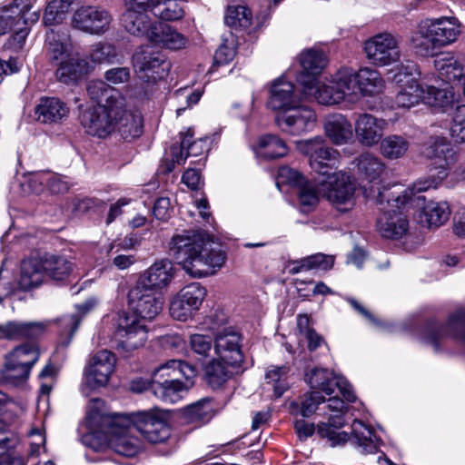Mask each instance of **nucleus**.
Wrapping results in <instances>:
<instances>
[{"instance_id":"nucleus-43","label":"nucleus","mask_w":465,"mask_h":465,"mask_svg":"<svg viewBox=\"0 0 465 465\" xmlns=\"http://www.w3.org/2000/svg\"><path fill=\"white\" fill-rule=\"evenodd\" d=\"M359 94L361 95H373L382 91L384 80L381 74L368 67L357 72Z\"/></svg>"},{"instance_id":"nucleus-49","label":"nucleus","mask_w":465,"mask_h":465,"mask_svg":"<svg viewBox=\"0 0 465 465\" xmlns=\"http://www.w3.org/2000/svg\"><path fill=\"white\" fill-rule=\"evenodd\" d=\"M47 52L52 63L60 64L69 57L70 44L65 35H60L53 29L46 34Z\"/></svg>"},{"instance_id":"nucleus-51","label":"nucleus","mask_w":465,"mask_h":465,"mask_svg":"<svg viewBox=\"0 0 465 465\" xmlns=\"http://www.w3.org/2000/svg\"><path fill=\"white\" fill-rule=\"evenodd\" d=\"M288 148L283 140L273 134L260 137L257 153L267 159H275L287 154Z\"/></svg>"},{"instance_id":"nucleus-27","label":"nucleus","mask_w":465,"mask_h":465,"mask_svg":"<svg viewBox=\"0 0 465 465\" xmlns=\"http://www.w3.org/2000/svg\"><path fill=\"white\" fill-rule=\"evenodd\" d=\"M345 424V418L341 415H329L327 421L318 423L316 433L330 447H341L350 440L349 433L341 430Z\"/></svg>"},{"instance_id":"nucleus-31","label":"nucleus","mask_w":465,"mask_h":465,"mask_svg":"<svg viewBox=\"0 0 465 465\" xmlns=\"http://www.w3.org/2000/svg\"><path fill=\"white\" fill-rule=\"evenodd\" d=\"M434 67L444 83L460 80L464 74V65L452 54L443 53L434 59Z\"/></svg>"},{"instance_id":"nucleus-46","label":"nucleus","mask_w":465,"mask_h":465,"mask_svg":"<svg viewBox=\"0 0 465 465\" xmlns=\"http://www.w3.org/2000/svg\"><path fill=\"white\" fill-rule=\"evenodd\" d=\"M334 262L333 255L319 252L294 262L290 272L295 274L302 271H329L333 267Z\"/></svg>"},{"instance_id":"nucleus-1","label":"nucleus","mask_w":465,"mask_h":465,"mask_svg":"<svg viewBox=\"0 0 465 465\" xmlns=\"http://www.w3.org/2000/svg\"><path fill=\"white\" fill-rule=\"evenodd\" d=\"M302 150L309 155L311 168L323 177L319 179V183L328 201L340 212L351 210L354 205L355 184L350 176L334 172L339 152L326 146L324 139L320 136L305 141Z\"/></svg>"},{"instance_id":"nucleus-60","label":"nucleus","mask_w":465,"mask_h":465,"mask_svg":"<svg viewBox=\"0 0 465 465\" xmlns=\"http://www.w3.org/2000/svg\"><path fill=\"white\" fill-rule=\"evenodd\" d=\"M190 346L194 353L207 357L213 348V339L209 335L195 333L190 336Z\"/></svg>"},{"instance_id":"nucleus-63","label":"nucleus","mask_w":465,"mask_h":465,"mask_svg":"<svg viewBox=\"0 0 465 465\" xmlns=\"http://www.w3.org/2000/svg\"><path fill=\"white\" fill-rule=\"evenodd\" d=\"M104 79L113 84L127 83L130 79V69L128 67H114L104 73Z\"/></svg>"},{"instance_id":"nucleus-20","label":"nucleus","mask_w":465,"mask_h":465,"mask_svg":"<svg viewBox=\"0 0 465 465\" xmlns=\"http://www.w3.org/2000/svg\"><path fill=\"white\" fill-rule=\"evenodd\" d=\"M394 80L398 84L404 83L397 92L393 103L398 108L409 109L424 101V89L412 76L411 72L395 74Z\"/></svg>"},{"instance_id":"nucleus-37","label":"nucleus","mask_w":465,"mask_h":465,"mask_svg":"<svg viewBox=\"0 0 465 465\" xmlns=\"http://www.w3.org/2000/svg\"><path fill=\"white\" fill-rule=\"evenodd\" d=\"M109 446L116 453L126 457H133L141 450L140 440L126 429L114 432L109 439Z\"/></svg>"},{"instance_id":"nucleus-56","label":"nucleus","mask_w":465,"mask_h":465,"mask_svg":"<svg viewBox=\"0 0 465 465\" xmlns=\"http://www.w3.org/2000/svg\"><path fill=\"white\" fill-rule=\"evenodd\" d=\"M289 370L288 366L282 365L272 367L266 372L265 378L268 383L272 385L274 395L278 398L281 397L289 387L286 381Z\"/></svg>"},{"instance_id":"nucleus-11","label":"nucleus","mask_w":465,"mask_h":465,"mask_svg":"<svg viewBox=\"0 0 465 465\" xmlns=\"http://www.w3.org/2000/svg\"><path fill=\"white\" fill-rule=\"evenodd\" d=\"M368 61L376 66H387L401 58L400 40L390 33L377 34L364 42Z\"/></svg>"},{"instance_id":"nucleus-38","label":"nucleus","mask_w":465,"mask_h":465,"mask_svg":"<svg viewBox=\"0 0 465 465\" xmlns=\"http://www.w3.org/2000/svg\"><path fill=\"white\" fill-rule=\"evenodd\" d=\"M341 94L342 99L351 102L359 98L358 75L357 72L351 68H341L333 76L332 79Z\"/></svg>"},{"instance_id":"nucleus-24","label":"nucleus","mask_w":465,"mask_h":465,"mask_svg":"<svg viewBox=\"0 0 465 465\" xmlns=\"http://www.w3.org/2000/svg\"><path fill=\"white\" fill-rule=\"evenodd\" d=\"M300 100V94L296 92L294 84L283 78H279L271 87L268 105L272 110L283 112L299 104Z\"/></svg>"},{"instance_id":"nucleus-33","label":"nucleus","mask_w":465,"mask_h":465,"mask_svg":"<svg viewBox=\"0 0 465 465\" xmlns=\"http://www.w3.org/2000/svg\"><path fill=\"white\" fill-rule=\"evenodd\" d=\"M450 216L447 202L430 201L425 204L419 214L420 223L429 228H437L444 224Z\"/></svg>"},{"instance_id":"nucleus-48","label":"nucleus","mask_w":465,"mask_h":465,"mask_svg":"<svg viewBox=\"0 0 465 465\" xmlns=\"http://www.w3.org/2000/svg\"><path fill=\"white\" fill-rule=\"evenodd\" d=\"M49 325V322H18L13 321L14 340L35 341L42 337Z\"/></svg>"},{"instance_id":"nucleus-47","label":"nucleus","mask_w":465,"mask_h":465,"mask_svg":"<svg viewBox=\"0 0 465 465\" xmlns=\"http://www.w3.org/2000/svg\"><path fill=\"white\" fill-rule=\"evenodd\" d=\"M410 147V142L402 135L389 134L380 143L381 154L389 160H396L403 157Z\"/></svg>"},{"instance_id":"nucleus-10","label":"nucleus","mask_w":465,"mask_h":465,"mask_svg":"<svg viewBox=\"0 0 465 465\" xmlns=\"http://www.w3.org/2000/svg\"><path fill=\"white\" fill-rule=\"evenodd\" d=\"M116 358L108 350H101L91 355L84 370L82 391L88 395L92 391L105 387L114 371Z\"/></svg>"},{"instance_id":"nucleus-14","label":"nucleus","mask_w":465,"mask_h":465,"mask_svg":"<svg viewBox=\"0 0 465 465\" xmlns=\"http://www.w3.org/2000/svg\"><path fill=\"white\" fill-rule=\"evenodd\" d=\"M112 22L111 14L98 6H82L72 16V27L89 35H101L107 32Z\"/></svg>"},{"instance_id":"nucleus-5","label":"nucleus","mask_w":465,"mask_h":465,"mask_svg":"<svg viewBox=\"0 0 465 465\" xmlns=\"http://www.w3.org/2000/svg\"><path fill=\"white\" fill-rule=\"evenodd\" d=\"M416 192L413 186L396 195L387 191H379L375 201L381 214L377 219L376 226L382 237L398 239L407 232L409 222L401 208L411 200Z\"/></svg>"},{"instance_id":"nucleus-41","label":"nucleus","mask_w":465,"mask_h":465,"mask_svg":"<svg viewBox=\"0 0 465 465\" xmlns=\"http://www.w3.org/2000/svg\"><path fill=\"white\" fill-rule=\"evenodd\" d=\"M45 274L54 281L65 280L74 270V263L64 255H46L43 260Z\"/></svg>"},{"instance_id":"nucleus-61","label":"nucleus","mask_w":465,"mask_h":465,"mask_svg":"<svg viewBox=\"0 0 465 465\" xmlns=\"http://www.w3.org/2000/svg\"><path fill=\"white\" fill-rule=\"evenodd\" d=\"M195 312L193 308L186 303L176 295L170 304V313L173 318L178 321H186Z\"/></svg>"},{"instance_id":"nucleus-40","label":"nucleus","mask_w":465,"mask_h":465,"mask_svg":"<svg viewBox=\"0 0 465 465\" xmlns=\"http://www.w3.org/2000/svg\"><path fill=\"white\" fill-rule=\"evenodd\" d=\"M116 129L125 140L139 137L143 134L141 113L138 111L127 112L124 107L120 114L119 120H117Z\"/></svg>"},{"instance_id":"nucleus-58","label":"nucleus","mask_w":465,"mask_h":465,"mask_svg":"<svg viewBox=\"0 0 465 465\" xmlns=\"http://www.w3.org/2000/svg\"><path fill=\"white\" fill-rule=\"evenodd\" d=\"M450 131L455 143H465V104L455 107Z\"/></svg>"},{"instance_id":"nucleus-2","label":"nucleus","mask_w":465,"mask_h":465,"mask_svg":"<svg viewBox=\"0 0 465 465\" xmlns=\"http://www.w3.org/2000/svg\"><path fill=\"white\" fill-rule=\"evenodd\" d=\"M128 304L134 314L125 312L118 314L115 336L124 348L134 350L143 346L147 340L146 327L137 317L154 319L163 310V298L161 292L136 283L128 292Z\"/></svg>"},{"instance_id":"nucleus-26","label":"nucleus","mask_w":465,"mask_h":465,"mask_svg":"<svg viewBox=\"0 0 465 465\" xmlns=\"http://www.w3.org/2000/svg\"><path fill=\"white\" fill-rule=\"evenodd\" d=\"M173 278V264L168 260H160L152 264L139 278L137 284L160 292Z\"/></svg>"},{"instance_id":"nucleus-13","label":"nucleus","mask_w":465,"mask_h":465,"mask_svg":"<svg viewBox=\"0 0 465 465\" xmlns=\"http://www.w3.org/2000/svg\"><path fill=\"white\" fill-rule=\"evenodd\" d=\"M168 415L159 409L134 414V426L150 443L164 442L171 435Z\"/></svg>"},{"instance_id":"nucleus-12","label":"nucleus","mask_w":465,"mask_h":465,"mask_svg":"<svg viewBox=\"0 0 465 465\" xmlns=\"http://www.w3.org/2000/svg\"><path fill=\"white\" fill-rule=\"evenodd\" d=\"M152 2L149 0H128L126 10L122 15L121 22L124 29L135 36L151 38L153 28L158 22H153L149 11H152Z\"/></svg>"},{"instance_id":"nucleus-8","label":"nucleus","mask_w":465,"mask_h":465,"mask_svg":"<svg viewBox=\"0 0 465 465\" xmlns=\"http://www.w3.org/2000/svg\"><path fill=\"white\" fill-rule=\"evenodd\" d=\"M39 347L35 342L16 346L5 357V376L6 382L19 384L25 381L32 367L39 360Z\"/></svg>"},{"instance_id":"nucleus-62","label":"nucleus","mask_w":465,"mask_h":465,"mask_svg":"<svg viewBox=\"0 0 465 465\" xmlns=\"http://www.w3.org/2000/svg\"><path fill=\"white\" fill-rule=\"evenodd\" d=\"M325 401V398L319 391H312L304 396L301 402V414L310 417L318 408V405Z\"/></svg>"},{"instance_id":"nucleus-55","label":"nucleus","mask_w":465,"mask_h":465,"mask_svg":"<svg viewBox=\"0 0 465 465\" xmlns=\"http://www.w3.org/2000/svg\"><path fill=\"white\" fill-rule=\"evenodd\" d=\"M177 295L186 305L197 311L206 296V290L199 282H193L183 287Z\"/></svg>"},{"instance_id":"nucleus-7","label":"nucleus","mask_w":465,"mask_h":465,"mask_svg":"<svg viewBox=\"0 0 465 465\" xmlns=\"http://www.w3.org/2000/svg\"><path fill=\"white\" fill-rule=\"evenodd\" d=\"M31 8L28 0H14L0 8V35L13 30L12 39L16 48L23 46L29 33V25L39 20V12H31Z\"/></svg>"},{"instance_id":"nucleus-50","label":"nucleus","mask_w":465,"mask_h":465,"mask_svg":"<svg viewBox=\"0 0 465 465\" xmlns=\"http://www.w3.org/2000/svg\"><path fill=\"white\" fill-rule=\"evenodd\" d=\"M323 192L319 180L307 181L298 188V200L302 213H310L315 209L320 202V193Z\"/></svg>"},{"instance_id":"nucleus-52","label":"nucleus","mask_w":465,"mask_h":465,"mask_svg":"<svg viewBox=\"0 0 465 465\" xmlns=\"http://www.w3.org/2000/svg\"><path fill=\"white\" fill-rule=\"evenodd\" d=\"M185 415L193 422L209 421L214 415L212 399L204 398L189 405L185 410Z\"/></svg>"},{"instance_id":"nucleus-53","label":"nucleus","mask_w":465,"mask_h":465,"mask_svg":"<svg viewBox=\"0 0 465 465\" xmlns=\"http://www.w3.org/2000/svg\"><path fill=\"white\" fill-rule=\"evenodd\" d=\"M224 21L233 28H248L252 24V13L244 5H229Z\"/></svg>"},{"instance_id":"nucleus-39","label":"nucleus","mask_w":465,"mask_h":465,"mask_svg":"<svg viewBox=\"0 0 465 465\" xmlns=\"http://www.w3.org/2000/svg\"><path fill=\"white\" fill-rule=\"evenodd\" d=\"M221 360H213L204 367V381L213 390L221 389L233 375L231 368Z\"/></svg>"},{"instance_id":"nucleus-64","label":"nucleus","mask_w":465,"mask_h":465,"mask_svg":"<svg viewBox=\"0 0 465 465\" xmlns=\"http://www.w3.org/2000/svg\"><path fill=\"white\" fill-rule=\"evenodd\" d=\"M235 55V49L233 45H228L223 43L214 54V62L217 64H227L233 59Z\"/></svg>"},{"instance_id":"nucleus-34","label":"nucleus","mask_w":465,"mask_h":465,"mask_svg":"<svg viewBox=\"0 0 465 465\" xmlns=\"http://www.w3.org/2000/svg\"><path fill=\"white\" fill-rule=\"evenodd\" d=\"M45 271L43 260L25 259L21 263L19 286L24 291L39 286L44 279Z\"/></svg>"},{"instance_id":"nucleus-28","label":"nucleus","mask_w":465,"mask_h":465,"mask_svg":"<svg viewBox=\"0 0 465 465\" xmlns=\"http://www.w3.org/2000/svg\"><path fill=\"white\" fill-rule=\"evenodd\" d=\"M326 136L337 145L347 143L352 138V125L341 114L328 115L324 120Z\"/></svg>"},{"instance_id":"nucleus-9","label":"nucleus","mask_w":465,"mask_h":465,"mask_svg":"<svg viewBox=\"0 0 465 465\" xmlns=\"http://www.w3.org/2000/svg\"><path fill=\"white\" fill-rule=\"evenodd\" d=\"M133 64L139 79L149 84L166 77L171 68L165 56L150 45L140 46L135 51Z\"/></svg>"},{"instance_id":"nucleus-54","label":"nucleus","mask_w":465,"mask_h":465,"mask_svg":"<svg viewBox=\"0 0 465 465\" xmlns=\"http://www.w3.org/2000/svg\"><path fill=\"white\" fill-rule=\"evenodd\" d=\"M182 141L181 146L178 148V152L183 153L184 161L190 156H199L203 154L209 150L207 139H199L197 141L191 142L193 133L189 129L186 133L181 134Z\"/></svg>"},{"instance_id":"nucleus-35","label":"nucleus","mask_w":465,"mask_h":465,"mask_svg":"<svg viewBox=\"0 0 465 465\" xmlns=\"http://www.w3.org/2000/svg\"><path fill=\"white\" fill-rule=\"evenodd\" d=\"M359 173L369 182H376L384 173L386 165L382 160L374 153L366 152L353 160Z\"/></svg>"},{"instance_id":"nucleus-17","label":"nucleus","mask_w":465,"mask_h":465,"mask_svg":"<svg viewBox=\"0 0 465 465\" xmlns=\"http://www.w3.org/2000/svg\"><path fill=\"white\" fill-rule=\"evenodd\" d=\"M461 33V24L454 16H441L430 21L426 36L437 48L445 47L457 41Z\"/></svg>"},{"instance_id":"nucleus-18","label":"nucleus","mask_w":465,"mask_h":465,"mask_svg":"<svg viewBox=\"0 0 465 465\" xmlns=\"http://www.w3.org/2000/svg\"><path fill=\"white\" fill-rule=\"evenodd\" d=\"M214 351L218 360L229 366H239L243 361L241 334L232 328L223 330L215 337Z\"/></svg>"},{"instance_id":"nucleus-36","label":"nucleus","mask_w":465,"mask_h":465,"mask_svg":"<svg viewBox=\"0 0 465 465\" xmlns=\"http://www.w3.org/2000/svg\"><path fill=\"white\" fill-rule=\"evenodd\" d=\"M299 61L302 68V71L297 76L299 83L300 78L303 75L306 80H309V76L317 78L327 63L324 54L316 49H307L301 53Z\"/></svg>"},{"instance_id":"nucleus-21","label":"nucleus","mask_w":465,"mask_h":465,"mask_svg":"<svg viewBox=\"0 0 465 465\" xmlns=\"http://www.w3.org/2000/svg\"><path fill=\"white\" fill-rule=\"evenodd\" d=\"M300 84L305 96H313L321 104L331 105L343 101L333 80L330 84H321L318 78L309 76V80H306L303 75L300 78Z\"/></svg>"},{"instance_id":"nucleus-25","label":"nucleus","mask_w":465,"mask_h":465,"mask_svg":"<svg viewBox=\"0 0 465 465\" xmlns=\"http://www.w3.org/2000/svg\"><path fill=\"white\" fill-rule=\"evenodd\" d=\"M196 375L193 365L180 360H170L158 368L152 375V385L158 384L160 381H175L184 378L185 380H193Z\"/></svg>"},{"instance_id":"nucleus-42","label":"nucleus","mask_w":465,"mask_h":465,"mask_svg":"<svg viewBox=\"0 0 465 465\" xmlns=\"http://www.w3.org/2000/svg\"><path fill=\"white\" fill-rule=\"evenodd\" d=\"M154 15L164 21H176L184 16L183 0H149Z\"/></svg>"},{"instance_id":"nucleus-30","label":"nucleus","mask_w":465,"mask_h":465,"mask_svg":"<svg viewBox=\"0 0 465 465\" xmlns=\"http://www.w3.org/2000/svg\"><path fill=\"white\" fill-rule=\"evenodd\" d=\"M193 384V380H185L184 381L182 379L175 381H160L158 384L152 385V391L154 396L163 402L175 403L183 398Z\"/></svg>"},{"instance_id":"nucleus-6","label":"nucleus","mask_w":465,"mask_h":465,"mask_svg":"<svg viewBox=\"0 0 465 465\" xmlns=\"http://www.w3.org/2000/svg\"><path fill=\"white\" fill-rule=\"evenodd\" d=\"M422 153L433 161L434 167L430 169L428 178L420 179L413 187L417 192H423L430 188H437L448 176V171L458 160L457 153L452 149L448 140L440 136H432L425 144Z\"/></svg>"},{"instance_id":"nucleus-23","label":"nucleus","mask_w":465,"mask_h":465,"mask_svg":"<svg viewBox=\"0 0 465 465\" xmlns=\"http://www.w3.org/2000/svg\"><path fill=\"white\" fill-rule=\"evenodd\" d=\"M94 67L84 58L71 55L61 61L55 71L57 80L65 84H74L93 71Z\"/></svg>"},{"instance_id":"nucleus-16","label":"nucleus","mask_w":465,"mask_h":465,"mask_svg":"<svg viewBox=\"0 0 465 465\" xmlns=\"http://www.w3.org/2000/svg\"><path fill=\"white\" fill-rule=\"evenodd\" d=\"M447 337H453L465 345V309L457 310L449 316L445 325H431L424 334V341L439 349V343Z\"/></svg>"},{"instance_id":"nucleus-4","label":"nucleus","mask_w":465,"mask_h":465,"mask_svg":"<svg viewBox=\"0 0 465 465\" xmlns=\"http://www.w3.org/2000/svg\"><path fill=\"white\" fill-rule=\"evenodd\" d=\"M86 92L97 106L83 112L81 124L89 134L104 138L116 129L117 120L126 105L125 97L103 80L89 81Z\"/></svg>"},{"instance_id":"nucleus-32","label":"nucleus","mask_w":465,"mask_h":465,"mask_svg":"<svg viewBox=\"0 0 465 465\" xmlns=\"http://www.w3.org/2000/svg\"><path fill=\"white\" fill-rule=\"evenodd\" d=\"M351 435L354 444L361 449V452L375 453L378 451L381 440L371 426L354 420L351 424Z\"/></svg>"},{"instance_id":"nucleus-57","label":"nucleus","mask_w":465,"mask_h":465,"mask_svg":"<svg viewBox=\"0 0 465 465\" xmlns=\"http://www.w3.org/2000/svg\"><path fill=\"white\" fill-rule=\"evenodd\" d=\"M115 57L116 51L114 46L103 42L91 45L87 54V58L94 64L112 63Z\"/></svg>"},{"instance_id":"nucleus-59","label":"nucleus","mask_w":465,"mask_h":465,"mask_svg":"<svg viewBox=\"0 0 465 465\" xmlns=\"http://www.w3.org/2000/svg\"><path fill=\"white\" fill-rule=\"evenodd\" d=\"M307 181L300 172L288 166L281 167L278 171L277 184L288 183L299 188Z\"/></svg>"},{"instance_id":"nucleus-3","label":"nucleus","mask_w":465,"mask_h":465,"mask_svg":"<svg viewBox=\"0 0 465 465\" xmlns=\"http://www.w3.org/2000/svg\"><path fill=\"white\" fill-rule=\"evenodd\" d=\"M170 250L183 270L198 278L215 273L226 260L225 252L214 247L201 232L187 231L183 234L174 235L170 242Z\"/></svg>"},{"instance_id":"nucleus-44","label":"nucleus","mask_w":465,"mask_h":465,"mask_svg":"<svg viewBox=\"0 0 465 465\" xmlns=\"http://www.w3.org/2000/svg\"><path fill=\"white\" fill-rule=\"evenodd\" d=\"M332 371L327 369L315 368L306 375V381L312 389L320 390L328 395L335 391V385H340L341 381L338 380Z\"/></svg>"},{"instance_id":"nucleus-29","label":"nucleus","mask_w":465,"mask_h":465,"mask_svg":"<svg viewBox=\"0 0 465 465\" xmlns=\"http://www.w3.org/2000/svg\"><path fill=\"white\" fill-rule=\"evenodd\" d=\"M150 42L155 45L171 50H179L185 47L187 39L173 27L157 23L153 28Z\"/></svg>"},{"instance_id":"nucleus-45","label":"nucleus","mask_w":465,"mask_h":465,"mask_svg":"<svg viewBox=\"0 0 465 465\" xmlns=\"http://www.w3.org/2000/svg\"><path fill=\"white\" fill-rule=\"evenodd\" d=\"M424 103L446 112L449 108H452L455 103L453 88L450 85L444 88L429 86L427 91H424Z\"/></svg>"},{"instance_id":"nucleus-22","label":"nucleus","mask_w":465,"mask_h":465,"mask_svg":"<svg viewBox=\"0 0 465 465\" xmlns=\"http://www.w3.org/2000/svg\"><path fill=\"white\" fill-rule=\"evenodd\" d=\"M69 106L56 97H42L35 107V120L41 124H60L69 115Z\"/></svg>"},{"instance_id":"nucleus-19","label":"nucleus","mask_w":465,"mask_h":465,"mask_svg":"<svg viewBox=\"0 0 465 465\" xmlns=\"http://www.w3.org/2000/svg\"><path fill=\"white\" fill-rule=\"evenodd\" d=\"M387 126V122L371 114H361L354 124L357 141L364 146L371 147L377 144Z\"/></svg>"},{"instance_id":"nucleus-15","label":"nucleus","mask_w":465,"mask_h":465,"mask_svg":"<svg viewBox=\"0 0 465 465\" xmlns=\"http://www.w3.org/2000/svg\"><path fill=\"white\" fill-rule=\"evenodd\" d=\"M275 122L282 132L292 135H301L314 128L316 114L311 108L300 105L299 103L279 113Z\"/></svg>"}]
</instances>
